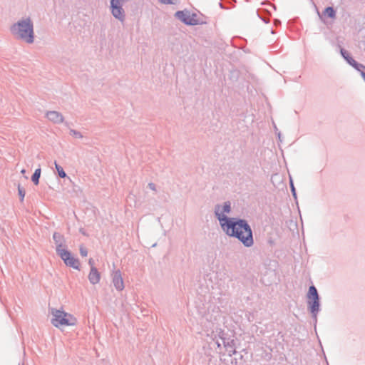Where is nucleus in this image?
<instances>
[{"instance_id":"1","label":"nucleus","mask_w":365,"mask_h":365,"mask_svg":"<svg viewBox=\"0 0 365 365\" xmlns=\"http://www.w3.org/2000/svg\"><path fill=\"white\" fill-rule=\"evenodd\" d=\"M216 215L224 232L229 236L237 238L246 247L253 245L252 232L250 225L243 220L222 217L219 209Z\"/></svg>"},{"instance_id":"2","label":"nucleus","mask_w":365,"mask_h":365,"mask_svg":"<svg viewBox=\"0 0 365 365\" xmlns=\"http://www.w3.org/2000/svg\"><path fill=\"white\" fill-rule=\"evenodd\" d=\"M11 31L15 37L29 43H33L34 28L30 19L18 21L11 26Z\"/></svg>"},{"instance_id":"3","label":"nucleus","mask_w":365,"mask_h":365,"mask_svg":"<svg viewBox=\"0 0 365 365\" xmlns=\"http://www.w3.org/2000/svg\"><path fill=\"white\" fill-rule=\"evenodd\" d=\"M52 324L56 328H63L65 327L75 326L76 324V318L63 310L53 309L51 312Z\"/></svg>"},{"instance_id":"4","label":"nucleus","mask_w":365,"mask_h":365,"mask_svg":"<svg viewBox=\"0 0 365 365\" xmlns=\"http://www.w3.org/2000/svg\"><path fill=\"white\" fill-rule=\"evenodd\" d=\"M58 255L67 266L76 269H80L79 260L77 258H75L71 253L65 248L58 249Z\"/></svg>"},{"instance_id":"5","label":"nucleus","mask_w":365,"mask_h":365,"mask_svg":"<svg viewBox=\"0 0 365 365\" xmlns=\"http://www.w3.org/2000/svg\"><path fill=\"white\" fill-rule=\"evenodd\" d=\"M175 16L185 24L196 25L199 22L197 15L190 11H178Z\"/></svg>"},{"instance_id":"6","label":"nucleus","mask_w":365,"mask_h":365,"mask_svg":"<svg viewBox=\"0 0 365 365\" xmlns=\"http://www.w3.org/2000/svg\"><path fill=\"white\" fill-rule=\"evenodd\" d=\"M125 0H111V11L113 15L120 19L123 20L124 18V11L122 9V4Z\"/></svg>"},{"instance_id":"7","label":"nucleus","mask_w":365,"mask_h":365,"mask_svg":"<svg viewBox=\"0 0 365 365\" xmlns=\"http://www.w3.org/2000/svg\"><path fill=\"white\" fill-rule=\"evenodd\" d=\"M113 283L115 287L118 290H123L124 289V283L123 279L121 275V273L119 270L115 271L113 273Z\"/></svg>"},{"instance_id":"8","label":"nucleus","mask_w":365,"mask_h":365,"mask_svg":"<svg viewBox=\"0 0 365 365\" xmlns=\"http://www.w3.org/2000/svg\"><path fill=\"white\" fill-rule=\"evenodd\" d=\"M47 118L54 123H60L63 121V115L57 111H49L46 113Z\"/></svg>"},{"instance_id":"9","label":"nucleus","mask_w":365,"mask_h":365,"mask_svg":"<svg viewBox=\"0 0 365 365\" xmlns=\"http://www.w3.org/2000/svg\"><path fill=\"white\" fill-rule=\"evenodd\" d=\"M88 279L91 283L93 284L98 283L100 281V273L94 266H92V267L91 268V271L88 274Z\"/></svg>"},{"instance_id":"10","label":"nucleus","mask_w":365,"mask_h":365,"mask_svg":"<svg viewBox=\"0 0 365 365\" xmlns=\"http://www.w3.org/2000/svg\"><path fill=\"white\" fill-rule=\"evenodd\" d=\"M53 237L56 244V252L58 253V249L64 248V238L63 236L58 233H54Z\"/></svg>"},{"instance_id":"11","label":"nucleus","mask_w":365,"mask_h":365,"mask_svg":"<svg viewBox=\"0 0 365 365\" xmlns=\"http://www.w3.org/2000/svg\"><path fill=\"white\" fill-rule=\"evenodd\" d=\"M219 209L220 213H221L222 217H227L225 214L229 213L230 212V204L229 202H225L224 205L221 207L220 206H217L215 212Z\"/></svg>"},{"instance_id":"12","label":"nucleus","mask_w":365,"mask_h":365,"mask_svg":"<svg viewBox=\"0 0 365 365\" xmlns=\"http://www.w3.org/2000/svg\"><path fill=\"white\" fill-rule=\"evenodd\" d=\"M308 298L310 300L319 299L317 289L314 286H311L309 289Z\"/></svg>"},{"instance_id":"13","label":"nucleus","mask_w":365,"mask_h":365,"mask_svg":"<svg viewBox=\"0 0 365 365\" xmlns=\"http://www.w3.org/2000/svg\"><path fill=\"white\" fill-rule=\"evenodd\" d=\"M309 304L311 312L312 313H315L319 310V299H314L312 302H309Z\"/></svg>"},{"instance_id":"14","label":"nucleus","mask_w":365,"mask_h":365,"mask_svg":"<svg viewBox=\"0 0 365 365\" xmlns=\"http://www.w3.org/2000/svg\"><path fill=\"white\" fill-rule=\"evenodd\" d=\"M41 170L40 168H38L35 170L34 173L33 174L32 177H31V180L32 181L34 182V183L35 185H38V182H39V178H40V176H41Z\"/></svg>"},{"instance_id":"15","label":"nucleus","mask_w":365,"mask_h":365,"mask_svg":"<svg viewBox=\"0 0 365 365\" xmlns=\"http://www.w3.org/2000/svg\"><path fill=\"white\" fill-rule=\"evenodd\" d=\"M55 167H56V169L58 172V175L62 178H64L66 177V173L64 172L63 168L61 166H60L59 165H58L56 163V162H55Z\"/></svg>"},{"instance_id":"16","label":"nucleus","mask_w":365,"mask_h":365,"mask_svg":"<svg viewBox=\"0 0 365 365\" xmlns=\"http://www.w3.org/2000/svg\"><path fill=\"white\" fill-rule=\"evenodd\" d=\"M324 14L332 19L336 16V12L332 7H327L324 11Z\"/></svg>"},{"instance_id":"17","label":"nucleus","mask_w":365,"mask_h":365,"mask_svg":"<svg viewBox=\"0 0 365 365\" xmlns=\"http://www.w3.org/2000/svg\"><path fill=\"white\" fill-rule=\"evenodd\" d=\"M18 191H19V195H20L21 197V201H23L24 199V197H25V191L24 190V189L20 186V185H19L18 186Z\"/></svg>"},{"instance_id":"18","label":"nucleus","mask_w":365,"mask_h":365,"mask_svg":"<svg viewBox=\"0 0 365 365\" xmlns=\"http://www.w3.org/2000/svg\"><path fill=\"white\" fill-rule=\"evenodd\" d=\"M80 253L82 256L86 257L88 255L87 249L84 246L80 247Z\"/></svg>"},{"instance_id":"19","label":"nucleus","mask_w":365,"mask_h":365,"mask_svg":"<svg viewBox=\"0 0 365 365\" xmlns=\"http://www.w3.org/2000/svg\"><path fill=\"white\" fill-rule=\"evenodd\" d=\"M351 66H354L355 68H356L357 66V63L356 62L355 60H354L351 57H347V58L346 59Z\"/></svg>"},{"instance_id":"20","label":"nucleus","mask_w":365,"mask_h":365,"mask_svg":"<svg viewBox=\"0 0 365 365\" xmlns=\"http://www.w3.org/2000/svg\"><path fill=\"white\" fill-rule=\"evenodd\" d=\"M163 4H173V0H159Z\"/></svg>"},{"instance_id":"21","label":"nucleus","mask_w":365,"mask_h":365,"mask_svg":"<svg viewBox=\"0 0 365 365\" xmlns=\"http://www.w3.org/2000/svg\"><path fill=\"white\" fill-rule=\"evenodd\" d=\"M341 53L342 56H344V58L345 59H346V58H347V57H348V56H346V51H344L343 49H341Z\"/></svg>"},{"instance_id":"22","label":"nucleus","mask_w":365,"mask_h":365,"mask_svg":"<svg viewBox=\"0 0 365 365\" xmlns=\"http://www.w3.org/2000/svg\"><path fill=\"white\" fill-rule=\"evenodd\" d=\"M149 187H150V189H152V190H155V185H154V184H153V183H150V184H149Z\"/></svg>"},{"instance_id":"23","label":"nucleus","mask_w":365,"mask_h":365,"mask_svg":"<svg viewBox=\"0 0 365 365\" xmlns=\"http://www.w3.org/2000/svg\"><path fill=\"white\" fill-rule=\"evenodd\" d=\"M89 264L91 265V268L92 267V266H93V261L92 259H89Z\"/></svg>"},{"instance_id":"24","label":"nucleus","mask_w":365,"mask_h":365,"mask_svg":"<svg viewBox=\"0 0 365 365\" xmlns=\"http://www.w3.org/2000/svg\"><path fill=\"white\" fill-rule=\"evenodd\" d=\"M361 76L362 78H364V80L365 81V73L364 72H361Z\"/></svg>"},{"instance_id":"25","label":"nucleus","mask_w":365,"mask_h":365,"mask_svg":"<svg viewBox=\"0 0 365 365\" xmlns=\"http://www.w3.org/2000/svg\"><path fill=\"white\" fill-rule=\"evenodd\" d=\"M21 173L22 174H24V173H26V170H25L24 169H23V170H21Z\"/></svg>"}]
</instances>
